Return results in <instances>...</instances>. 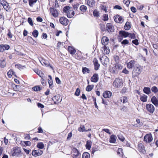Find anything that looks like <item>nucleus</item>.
I'll return each instance as SVG.
<instances>
[{"instance_id":"nucleus-1","label":"nucleus","mask_w":158,"mask_h":158,"mask_svg":"<svg viewBox=\"0 0 158 158\" xmlns=\"http://www.w3.org/2000/svg\"><path fill=\"white\" fill-rule=\"evenodd\" d=\"M21 148L18 147H14L11 151V153L13 156H19L21 152Z\"/></svg>"},{"instance_id":"nucleus-2","label":"nucleus","mask_w":158,"mask_h":158,"mask_svg":"<svg viewBox=\"0 0 158 158\" xmlns=\"http://www.w3.org/2000/svg\"><path fill=\"white\" fill-rule=\"evenodd\" d=\"M141 67L140 66H136L135 67L132 72V76L133 77L138 76L141 73Z\"/></svg>"},{"instance_id":"nucleus-3","label":"nucleus","mask_w":158,"mask_h":158,"mask_svg":"<svg viewBox=\"0 0 158 158\" xmlns=\"http://www.w3.org/2000/svg\"><path fill=\"white\" fill-rule=\"evenodd\" d=\"M113 85L116 88H119L123 86V82L122 79L117 78L115 79L113 82Z\"/></svg>"},{"instance_id":"nucleus-4","label":"nucleus","mask_w":158,"mask_h":158,"mask_svg":"<svg viewBox=\"0 0 158 158\" xmlns=\"http://www.w3.org/2000/svg\"><path fill=\"white\" fill-rule=\"evenodd\" d=\"M146 108L147 110L151 114L153 113L155 110L154 106L151 104H147Z\"/></svg>"},{"instance_id":"nucleus-5","label":"nucleus","mask_w":158,"mask_h":158,"mask_svg":"<svg viewBox=\"0 0 158 158\" xmlns=\"http://www.w3.org/2000/svg\"><path fill=\"white\" fill-rule=\"evenodd\" d=\"M114 19L115 22L116 23H122L123 21V18L118 15H116L114 17Z\"/></svg>"},{"instance_id":"nucleus-6","label":"nucleus","mask_w":158,"mask_h":158,"mask_svg":"<svg viewBox=\"0 0 158 158\" xmlns=\"http://www.w3.org/2000/svg\"><path fill=\"white\" fill-rule=\"evenodd\" d=\"M43 153V152L40 149L34 150L32 151V155L35 157L40 156Z\"/></svg>"},{"instance_id":"nucleus-7","label":"nucleus","mask_w":158,"mask_h":158,"mask_svg":"<svg viewBox=\"0 0 158 158\" xmlns=\"http://www.w3.org/2000/svg\"><path fill=\"white\" fill-rule=\"evenodd\" d=\"M60 22L62 24L66 26L69 23V20L64 17H61L59 19Z\"/></svg>"},{"instance_id":"nucleus-8","label":"nucleus","mask_w":158,"mask_h":158,"mask_svg":"<svg viewBox=\"0 0 158 158\" xmlns=\"http://www.w3.org/2000/svg\"><path fill=\"white\" fill-rule=\"evenodd\" d=\"M106 26V30L109 33H112L114 31V27L111 23H107Z\"/></svg>"},{"instance_id":"nucleus-9","label":"nucleus","mask_w":158,"mask_h":158,"mask_svg":"<svg viewBox=\"0 0 158 158\" xmlns=\"http://www.w3.org/2000/svg\"><path fill=\"white\" fill-rule=\"evenodd\" d=\"M50 13L54 17L56 18L58 16L59 13L54 8L51 7L50 8Z\"/></svg>"},{"instance_id":"nucleus-10","label":"nucleus","mask_w":158,"mask_h":158,"mask_svg":"<svg viewBox=\"0 0 158 158\" xmlns=\"http://www.w3.org/2000/svg\"><path fill=\"white\" fill-rule=\"evenodd\" d=\"M73 151L74 153L73 158H80V153L76 148H73Z\"/></svg>"},{"instance_id":"nucleus-11","label":"nucleus","mask_w":158,"mask_h":158,"mask_svg":"<svg viewBox=\"0 0 158 158\" xmlns=\"http://www.w3.org/2000/svg\"><path fill=\"white\" fill-rule=\"evenodd\" d=\"M52 100L54 102V104H56L57 103H59L62 100V98H60V96L59 95H57L53 97L52 98Z\"/></svg>"},{"instance_id":"nucleus-12","label":"nucleus","mask_w":158,"mask_h":158,"mask_svg":"<svg viewBox=\"0 0 158 158\" xmlns=\"http://www.w3.org/2000/svg\"><path fill=\"white\" fill-rule=\"evenodd\" d=\"M0 3L3 6V8L6 10H9V7L8 4L3 0H0Z\"/></svg>"},{"instance_id":"nucleus-13","label":"nucleus","mask_w":158,"mask_h":158,"mask_svg":"<svg viewBox=\"0 0 158 158\" xmlns=\"http://www.w3.org/2000/svg\"><path fill=\"white\" fill-rule=\"evenodd\" d=\"M93 62L94 63V69L95 70H98L100 66V64L98 63V60L96 58H94Z\"/></svg>"},{"instance_id":"nucleus-14","label":"nucleus","mask_w":158,"mask_h":158,"mask_svg":"<svg viewBox=\"0 0 158 158\" xmlns=\"http://www.w3.org/2000/svg\"><path fill=\"white\" fill-rule=\"evenodd\" d=\"M119 33L121 38L123 37L126 38L129 36V33L125 31H120L119 32Z\"/></svg>"},{"instance_id":"nucleus-15","label":"nucleus","mask_w":158,"mask_h":158,"mask_svg":"<svg viewBox=\"0 0 158 158\" xmlns=\"http://www.w3.org/2000/svg\"><path fill=\"white\" fill-rule=\"evenodd\" d=\"M10 48V46L8 45L1 44L0 45V52H2L5 50H8Z\"/></svg>"},{"instance_id":"nucleus-16","label":"nucleus","mask_w":158,"mask_h":158,"mask_svg":"<svg viewBox=\"0 0 158 158\" xmlns=\"http://www.w3.org/2000/svg\"><path fill=\"white\" fill-rule=\"evenodd\" d=\"M98 74L97 73H94L91 78V81L92 82L96 83L98 81Z\"/></svg>"},{"instance_id":"nucleus-17","label":"nucleus","mask_w":158,"mask_h":158,"mask_svg":"<svg viewBox=\"0 0 158 158\" xmlns=\"http://www.w3.org/2000/svg\"><path fill=\"white\" fill-rule=\"evenodd\" d=\"M151 100L152 104L155 106H158V99L155 96L152 97Z\"/></svg>"},{"instance_id":"nucleus-18","label":"nucleus","mask_w":158,"mask_h":158,"mask_svg":"<svg viewBox=\"0 0 158 158\" xmlns=\"http://www.w3.org/2000/svg\"><path fill=\"white\" fill-rule=\"evenodd\" d=\"M109 39L106 36H103L102 38L101 42L102 44L103 45H106L108 44L109 41Z\"/></svg>"},{"instance_id":"nucleus-19","label":"nucleus","mask_w":158,"mask_h":158,"mask_svg":"<svg viewBox=\"0 0 158 158\" xmlns=\"http://www.w3.org/2000/svg\"><path fill=\"white\" fill-rule=\"evenodd\" d=\"M111 92L109 91L104 92L103 94V96L105 98H109L111 97Z\"/></svg>"},{"instance_id":"nucleus-20","label":"nucleus","mask_w":158,"mask_h":158,"mask_svg":"<svg viewBox=\"0 0 158 158\" xmlns=\"http://www.w3.org/2000/svg\"><path fill=\"white\" fill-rule=\"evenodd\" d=\"M139 151L142 152L143 154H145L146 153L145 150L144 149V147L142 143L139 144L138 145Z\"/></svg>"},{"instance_id":"nucleus-21","label":"nucleus","mask_w":158,"mask_h":158,"mask_svg":"<svg viewBox=\"0 0 158 158\" xmlns=\"http://www.w3.org/2000/svg\"><path fill=\"white\" fill-rule=\"evenodd\" d=\"M110 72L112 74H116L118 72V71L116 68V67L114 66L112 68H110L109 69Z\"/></svg>"},{"instance_id":"nucleus-22","label":"nucleus","mask_w":158,"mask_h":158,"mask_svg":"<svg viewBox=\"0 0 158 158\" xmlns=\"http://www.w3.org/2000/svg\"><path fill=\"white\" fill-rule=\"evenodd\" d=\"M116 138V136L115 135H111L109 140L110 142L111 143H115Z\"/></svg>"},{"instance_id":"nucleus-23","label":"nucleus","mask_w":158,"mask_h":158,"mask_svg":"<svg viewBox=\"0 0 158 158\" xmlns=\"http://www.w3.org/2000/svg\"><path fill=\"white\" fill-rule=\"evenodd\" d=\"M15 72L13 69H11L7 73V75L9 78H11L13 75H14L16 77H17L15 74Z\"/></svg>"},{"instance_id":"nucleus-24","label":"nucleus","mask_w":158,"mask_h":158,"mask_svg":"<svg viewBox=\"0 0 158 158\" xmlns=\"http://www.w3.org/2000/svg\"><path fill=\"white\" fill-rule=\"evenodd\" d=\"M143 91L147 94H149L151 93L150 89L148 87H144L143 89Z\"/></svg>"},{"instance_id":"nucleus-25","label":"nucleus","mask_w":158,"mask_h":158,"mask_svg":"<svg viewBox=\"0 0 158 158\" xmlns=\"http://www.w3.org/2000/svg\"><path fill=\"white\" fill-rule=\"evenodd\" d=\"M68 50L71 54H74L76 52V50L70 46L68 47Z\"/></svg>"},{"instance_id":"nucleus-26","label":"nucleus","mask_w":158,"mask_h":158,"mask_svg":"<svg viewBox=\"0 0 158 158\" xmlns=\"http://www.w3.org/2000/svg\"><path fill=\"white\" fill-rule=\"evenodd\" d=\"M6 62L4 59H2L0 60V67L2 68H4L6 66Z\"/></svg>"},{"instance_id":"nucleus-27","label":"nucleus","mask_w":158,"mask_h":158,"mask_svg":"<svg viewBox=\"0 0 158 158\" xmlns=\"http://www.w3.org/2000/svg\"><path fill=\"white\" fill-rule=\"evenodd\" d=\"M109 59L108 57H106L104 60L102 61V64L104 66H106L109 62Z\"/></svg>"},{"instance_id":"nucleus-28","label":"nucleus","mask_w":158,"mask_h":158,"mask_svg":"<svg viewBox=\"0 0 158 158\" xmlns=\"http://www.w3.org/2000/svg\"><path fill=\"white\" fill-rule=\"evenodd\" d=\"M32 89L34 91L37 92L40 91L42 89V88L40 85H36L33 87Z\"/></svg>"},{"instance_id":"nucleus-29","label":"nucleus","mask_w":158,"mask_h":158,"mask_svg":"<svg viewBox=\"0 0 158 158\" xmlns=\"http://www.w3.org/2000/svg\"><path fill=\"white\" fill-rule=\"evenodd\" d=\"M103 53L104 54H108L110 52V50L109 48L107 47L106 45H104L103 47Z\"/></svg>"},{"instance_id":"nucleus-30","label":"nucleus","mask_w":158,"mask_h":158,"mask_svg":"<svg viewBox=\"0 0 158 158\" xmlns=\"http://www.w3.org/2000/svg\"><path fill=\"white\" fill-rule=\"evenodd\" d=\"M13 89L15 91L19 92H21L22 90L20 85H15V86L13 87Z\"/></svg>"},{"instance_id":"nucleus-31","label":"nucleus","mask_w":158,"mask_h":158,"mask_svg":"<svg viewBox=\"0 0 158 158\" xmlns=\"http://www.w3.org/2000/svg\"><path fill=\"white\" fill-rule=\"evenodd\" d=\"M147 98L148 96L146 95L143 94L140 97V99L143 102H145L147 101Z\"/></svg>"},{"instance_id":"nucleus-32","label":"nucleus","mask_w":158,"mask_h":158,"mask_svg":"<svg viewBox=\"0 0 158 158\" xmlns=\"http://www.w3.org/2000/svg\"><path fill=\"white\" fill-rule=\"evenodd\" d=\"M91 141H89L88 140L86 142V144H85V147L88 150H89L91 148Z\"/></svg>"},{"instance_id":"nucleus-33","label":"nucleus","mask_w":158,"mask_h":158,"mask_svg":"<svg viewBox=\"0 0 158 158\" xmlns=\"http://www.w3.org/2000/svg\"><path fill=\"white\" fill-rule=\"evenodd\" d=\"M131 27L130 23L129 22H127L124 26L125 29L126 30H128Z\"/></svg>"},{"instance_id":"nucleus-34","label":"nucleus","mask_w":158,"mask_h":158,"mask_svg":"<svg viewBox=\"0 0 158 158\" xmlns=\"http://www.w3.org/2000/svg\"><path fill=\"white\" fill-rule=\"evenodd\" d=\"M82 72L83 74H85L86 73H89L90 72V70L88 68L86 67H83L82 68Z\"/></svg>"},{"instance_id":"nucleus-35","label":"nucleus","mask_w":158,"mask_h":158,"mask_svg":"<svg viewBox=\"0 0 158 158\" xmlns=\"http://www.w3.org/2000/svg\"><path fill=\"white\" fill-rule=\"evenodd\" d=\"M37 147L39 149H43L44 146V145L42 142H39L36 145Z\"/></svg>"},{"instance_id":"nucleus-36","label":"nucleus","mask_w":158,"mask_h":158,"mask_svg":"<svg viewBox=\"0 0 158 158\" xmlns=\"http://www.w3.org/2000/svg\"><path fill=\"white\" fill-rule=\"evenodd\" d=\"M94 2L93 0H88L87 4L89 6L92 7L94 5Z\"/></svg>"},{"instance_id":"nucleus-37","label":"nucleus","mask_w":158,"mask_h":158,"mask_svg":"<svg viewBox=\"0 0 158 158\" xmlns=\"http://www.w3.org/2000/svg\"><path fill=\"white\" fill-rule=\"evenodd\" d=\"M94 87L93 85H89L86 88V90L88 92H90L93 89Z\"/></svg>"},{"instance_id":"nucleus-38","label":"nucleus","mask_w":158,"mask_h":158,"mask_svg":"<svg viewBox=\"0 0 158 158\" xmlns=\"http://www.w3.org/2000/svg\"><path fill=\"white\" fill-rule=\"evenodd\" d=\"M90 155L87 152H85L83 153L82 158H90Z\"/></svg>"},{"instance_id":"nucleus-39","label":"nucleus","mask_w":158,"mask_h":158,"mask_svg":"<svg viewBox=\"0 0 158 158\" xmlns=\"http://www.w3.org/2000/svg\"><path fill=\"white\" fill-rule=\"evenodd\" d=\"M32 34L34 37L37 38L39 34L38 31L36 30H35L33 31Z\"/></svg>"},{"instance_id":"nucleus-40","label":"nucleus","mask_w":158,"mask_h":158,"mask_svg":"<svg viewBox=\"0 0 158 158\" xmlns=\"http://www.w3.org/2000/svg\"><path fill=\"white\" fill-rule=\"evenodd\" d=\"M80 9L81 11L85 12L87 9V7L85 5H82L80 6Z\"/></svg>"},{"instance_id":"nucleus-41","label":"nucleus","mask_w":158,"mask_h":158,"mask_svg":"<svg viewBox=\"0 0 158 158\" xmlns=\"http://www.w3.org/2000/svg\"><path fill=\"white\" fill-rule=\"evenodd\" d=\"M70 7L69 6H64L63 9V11L65 13L68 12V11H69Z\"/></svg>"},{"instance_id":"nucleus-42","label":"nucleus","mask_w":158,"mask_h":158,"mask_svg":"<svg viewBox=\"0 0 158 158\" xmlns=\"http://www.w3.org/2000/svg\"><path fill=\"white\" fill-rule=\"evenodd\" d=\"M100 29L102 31H106V27L105 25L103 24H99Z\"/></svg>"},{"instance_id":"nucleus-43","label":"nucleus","mask_w":158,"mask_h":158,"mask_svg":"<svg viewBox=\"0 0 158 158\" xmlns=\"http://www.w3.org/2000/svg\"><path fill=\"white\" fill-rule=\"evenodd\" d=\"M134 65V62L133 61L131 60L127 64V67L129 69L132 68Z\"/></svg>"},{"instance_id":"nucleus-44","label":"nucleus","mask_w":158,"mask_h":158,"mask_svg":"<svg viewBox=\"0 0 158 158\" xmlns=\"http://www.w3.org/2000/svg\"><path fill=\"white\" fill-rule=\"evenodd\" d=\"M114 66L116 67L117 69L120 70L122 69V66L121 64L118 63H116L114 64Z\"/></svg>"},{"instance_id":"nucleus-45","label":"nucleus","mask_w":158,"mask_h":158,"mask_svg":"<svg viewBox=\"0 0 158 158\" xmlns=\"http://www.w3.org/2000/svg\"><path fill=\"white\" fill-rule=\"evenodd\" d=\"M93 14L94 16L95 17H98L99 16V12L96 10H94L93 11Z\"/></svg>"},{"instance_id":"nucleus-46","label":"nucleus","mask_w":158,"mask_h":158,"mask_svg":"<svg viewBox=\"0 0 158 158\" xmlns=\"http://www.w3.org/2000/svg\"><path fill=\"white\" fill-rule=\"evenodd\" d=\"M37 0H29V3L30 6H32L34 3H36Z\"/></svg>"},{"instance_id":"nucleus-47","label":"nucleus","mask_w":158,"mask_h":158,"mask_svg":"<svg viewBox=\"0 0 158 158\" xmlns=\"http://www.w3.org/2000/svg\"><path fill=\"white\" fill-rule=\"evenodd\" d=\"M147 139L148 142L149 143L152 140V135H147Z\"/></svg>"},{"instance_id":"nucleus-48","label":"nucleus","mask_w":158,"mask_h":158,"mask_svg":"<svg viewBox=\"0 0 158 158\" xmlns=\"http://www.w3.org/2000/svg\"><path fill=\"white\" fill-rule=\"evenodd\" d=\"M78 130L80 132H83L86 131L85 129V126L84 125L81 126L78 128Z\"/></svg>"},{"instance_id":"nucleus-49","label":"nucleus","mask_w":158,"mask_h":158,"mask_svg":"<svg viewBox=\"0 0 158 158\" xmlns=\"http://www.w3.org/2000/svg\"><path fill=\"white\" fill-rule=\"evenodd\" d=\"M121 98L122 99H121V101H122V100H123L122 102L123 103H125L128 102V99L127 97L123 96Z\"/></svg>"},{"instance_id":"nucleus-50","label":"nucleus","mask_w":158,"mask_h":158,"mask_svg":"<svg viewBox=\"0 0 158 158\" xmlns=\"http://www.w3.org/2000/svg\"><path fill=\"white\" fill-rule=\"evenodd\" d=\"M151 90L152 92L156 93L158 92V89L156 86H154L152 88Z\"/></svg>"},{"instance_id":"nucleus-51","label":"nucleus","mask_w":158,"mask_h":158,"mask_svg":"<svg viewBox=\"0 0 158 158\" xmlns=\"http://www.w3.org/2000/svg\"><path fill=\"white\" fill-rule=\"evenodd\" d=\"M80 90L79 88H77L76 90V91L74 95L75 96H78L80 95Z\"/></svg>"},{"instance_id":"nucleus-52","label":"nucleus","mask_w":158,"mask_h":158,"mask_svg":"<svg viewBox=\"0 0 158 158\" xmlns=\"http://www.w3.org/2000/svg\"><path fill=\"white\" fill-rule=\"evenodd\" d=\"M15 66L19 69H23V67H25L24 66H23L19 64H15Z\"/></svg>"},{"instance_id":"nucleus-53","label":"nucleus","mask_w":158,"mask_h":158,"mask_svg":"<svg viewBox=\"0 0 158 158\" xmlns=\"http://www.w3.org/2000/svg\"><path fill=\"white\" fill-rule=\"evenodd\" d=\"M131 39H135V34L134 33H130L128 36Z\"/></svg>"},{"instance_id":"nucleus-54","label":"nucleus","mask_w":158,"mask_h":158,"mask_svg":"<svg viewBox=\"0 0 158 158\" xmlns=\"http://www.w3.org/2000/svg\"><path fill=\"white\" fill-rule=\"evenodd\" d=\"M48 77H49V78L48 79V82L49 84H53V81L52 80V77L50 75H49L48 76Z\"/></svg>"},{"instance_id":"nucleus-55","label":"nucleus","mask_w":158,"mask_h":158,"mask_svg":"<svg viewBox=\"0 0 158 158\" xmlns=\"http://www.w3.org/2000/svg\"><path fill=\"white\" fill-rule=\"evenodd\" d=\"M129 43V42L128 40L125 39L123 40V41H122L121 42V44L123 45H126L128 44Z\"/></svg>"},{"instance_id":"nucleus-56","label":"nucleus","mask_w":158,"mask_h":158,"mask_svg":"<svg viewBox=\"0 0 158 158\" xmlns=\"http://www.w3.org/2000/svg\"><path fill=\"white\" fill-rule=\"evenodd\" d=\"M118 139L121 141L123 142L125 139L121 135H118Z\"/></svg>"},{"instance_id":"nucleus-57","label":"nucleus","mask_w":158,"mask_h":158,"mask_svg":"<svg viewBox=\"0 0 158 158\" xmlns=\"http://www.w3.org/2000/svg\"><path fill=\"white\" fill-rule=\"evenodd\" d=\"M27 21L31 26H32L33 25V21L31 18L30 17L28 18Z\"/></svg>"},{"instance_id":"nucleus-58","label":"nucleus","mask_w":158,"mask_h":158,"mask_svg":"<svg viewBox=\"0 0 158 158\" xmlns=\"http://www.w3.org/2000/svg\"><path fill=\"white\" fill-rule=\"evenodd\" d=\"M103 20L104 21H106L108 20V15L107 14H105L103 15Z\"/></svg>"},{"instance_id":"nucleus-59","label":"nucleus","mask_w":158,"mask_h":158,"mask_svg":"<svg viewBox=\"0 0 158 158\" xmlns=\"http://www.w3.org/2000/svg\"><path fill=\"white\" fill-rule=\"evenodd\" d=\"M132 43L136 45H138L139 44L138 40L137 39L133 40Z\"/></svg>"},{"instance_id":"nucleus-60","label":"nucleus","mask_w":158,"mask_h":158,"mask_svg":"<svg viewBox=\"0 0 158 158\" xmlns=\"http://www.w3.org/2000/svg\"><path fill=\"white\" fill-rule=\"evenodd\" d=\"M41 83L42 85L43 86H45L46 85V81L43 78H42L41 79Z\"/></svg>"},{"instance_id":"nucleus-61","label":"nucleus","mask_w":158,"mask_h":158,"mask_svg":"<svg viewBox=\"0 0 158 158\" xmlns=\"http://www.w3.org/2000/svg\"><path fill=\"white\" fill-rule=\"evenodd\" d=\"M34 71L40 77H42V76L41 75V74H43L42 73H41L40 71L36 69L35 70H34Z\"/></svg>"},{"instance_id":"nucleus-62","label":"nucleus","mask_w":158,"mask_h":158,"mask_svg":"<svg viewBox=\"0 0 158 158\" xmlns=\"http://www.w3.org/2000/svg\"><path fill=\"white\" fill-rule=\"evenodd\" d=\"M123 2L124 4H126L127 6H128L130 4V2L129 0H124Z\"/></svg>"},{"instance_id":"nucleus-63","label":"nucleus","mask_w":158,"mask_h":158,"mask_svg":"<svg viewBox=\"0 0 158 158\" xmlns=\"http://www.w3.org/2000/svg\"><path fill=\"white\" fill-rule=\"evenodd\" d=\"M37 106L39 108H43L44 107V105L38 102L37 103Z\"/></svg>"},{"instance_id":"nucleus-64","label":"nucleus","mask_w":158,"mask_h":158,"mask_svg":"<svg viewBox=\"0 0 158 158\" xmlns=\"http://www.w3.org/2000/svg\"><path fill=\"white\" fill-rule=\"evenodd\" d=\"M79 4L78 3H77L76 4L74 5L73 6V9L75 10H77V9H78L79 6Z\"/></svg>"}]
</instances>
